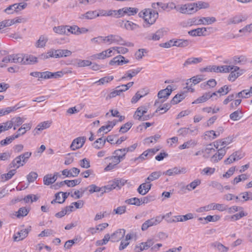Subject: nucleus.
<instances>
[{"label": "nucleus", "mask_w": 252, "mask_h": 252, "mask_svg": "<svg viewBox=\"0 0 252 252\" xmlns=\"http://www.w3.org/2000/svg\"><path fill=\"white\" fill-rule=\"evenodd\" d=\"M138 15L144 19L143 26L145 28L149 27L154 24L158 17V12L150 8L145 9L140 11Z\"/></svg>", "instance_id": "1"}, {"label": "nucleus", "mask_w": 252, "mask_h": 252, "mask_svg": "<svg viewBox=\"0 0 252 252\" xmlns=\"http://www.w3.org/2000/svg\"><path fill=\"white\" fill-rule=\"evenodd\" d=\"M126 183V181L123 179H115L107 186L101 188L99 187L98 192H101L103 194L104 192H107L112 189H121Z\"/></svg>", "instance_id": "2"}, {"label": "nucleus", "mask_w": 252, "mask_h": 252, "mask_svg": "<svg viewBox=\"0 0 252 252\" xmlns=\"http://www.w3.org/2000/svg\"><path fill=\"white\" fill-rule=\"evenodd\" d=\"M72 52L67 49H59L56 50H52L47 53V54H42L40 58L43 59H46L50 57H54L56 58L66 57L71 56Z\"/></svg>", "instance_id": "3"}, {"label": "nucleus", "mask_w": 252, "mask_h": 252, "mask_svg": "<svg viewBox=\"0 0 252 252\" xmlns=\"http://www.w3.org/2000/svg\"><path fill=\"white\" fill-rule=\"evenodd\" d=\"M164 218L165 216L159 215L147 220L142 225L141 229L143 231H145L151 226L158 225L162 221Z\"/></svg>", "instance_id": "4"}, {"label": "nucleus", "mask_w": 252, "mask_h": 252, "mask_svg": "<svg viewBox=\"0 0 252 252\" xmlns=\"http://www.w3.org/2000/svg\"><path fill=\"white\" fill-rule=\"evenodd\" d=\"M104 43L110 44L113 43H116L120 45H126L123 38L118 35L110 34L107 36H104Z\"/></svg>", "instance_id": "5"}, {"label": "nucleus", "mask_w": 252, "mask_h": 252, "mask_svg": "<svg viewBox=\"0 0 252 252\" xmlns=\"http://www.w3.org/2000/svg\"><path fill=\"white\" fill-rule=\"evenodd\" d=\"M230 73L228 77L229 81L233 82L244 72V70L236 65H232Z\"/></svg>", "instance_id": "6"}, {"label": "nucleus", "mask_w": 252, "mask_h": 252, "mask_svg": "<svg viewBox=\"0 0 252 252\" xmlns=\"http://www.w3.org/2000/svg\"><path fill=\"white\" fill-rule=\"evenodd\" d=\"M177 10L181 13L186 14H191L196 12L194 3L182 5Z\"/></svg>", "instance_id": "7"}, {"label": "nucleus", "mask_w": 252, "mask_h": 252, "mask_svg": "<svg viewBox=\"0 0 252 252\" xmlns=\"http://www.w3.org/2000/svg\"><path fill=\"white\" fill-rule=\"evenodd\" d=\"M247 19L248 16L245 14H237L228 19L227 21V24L228 25L238 24L246 21Z\"/></svg>", "instance_id": "8"}, {"label": "nucleus", "mask_w": 252, "mask_h": 252, "mask_svg": "<svg viewBox=\"0 0 252 252\" xmlns=\"http://www.w3.org/2000/svg\"><path fill=\"white\" fill-rule=\"evenodd\" d=\"M172 91V87L171 85H168L165 89L159 91L158 96L159 99H163L161 101V102H164L168 98Z\"/></svg>", "instance_id": "9"}, {"label": "nucleus", "mask_w": 252, "mask_h": 252, "mask_svg": "<svg viewBox=\"0 0 252 252\" xmlns=\"http://www.w3.org/2000/svg\"><path fill=\"white\" fill-rule=\"evenodd\" d=\"M86 138L84 136L79 137L74 139L70 145V148L72 150L80 149L83 147L85 143Z\"/></svg>", "instance_id": "10"}, {"label": "nucleus", "mask_w": 252, "mask_h": 252, "mask_svg": "<svg viewBox=\"0 0 252 252\" xmlns=\"http://www.w3.org/2000/svg\"><path fill=\"white\" fill-rule=\"evenodd\" d=\"M212 28L211 27L209 28H198L196 29H194L191 30L188 32L189 34L192 36H205V32H207V29L210 30Z\"/></svg>", "instance_id": "11"}, {"label": "nucleus", "mask_w": 252, "mask_h": 252, "mask_svg": "<svg viewBox=\"0 0 252 252\" xmlns=\"http://www.w3.org/2000/svg\"><path fill=\"white\" fill-rule=\"evenodd\" d=\"M151 187L152 184L146 180L145 183L141 184L139 186L137 189V191L141 195H145L151 189Z\"/></svg>", "instance_id": "12"}, {"label": "nucleus", "mask_w": 252, "mask_h": 252, "mask_svg": "<svg viewBox=\"0 0 252 252\" xmlns=\"http://www.w3.org/2000/svg\"><path fill=\"white\" fill-rule=\"evenodd\" d=\"M125 232L126 230L124 229L117 230L111 235V241L113 242H118L124 237Z\"/></svg>", "instance_id": "13"}, {"label": "nucleus", "mask_w": 252, "mask_h": 252, "mask_svg": "<svg viewBox=\"0 0 252 252\" xmlns=\"http://www.w3.org/2000/svg\"><path fill=\"white\" fill-rule=\"evenodd\" d=\"M129 63V60H126L125 57L121 55L117 56L114 57L110 61L109 64L111 65L117 64L118 65H122Z\"/></svg>", "instance_id": "14"}, {"label": "nucleus", "mask_w": 252, "mask_h": 252, "mask_svg": "<svg viewBox=\"0 0 252 252\" xmlns=\"http://www.w3.org/2000/svg\"><path fill=\"white\" fill-rule=\"evenodd\" d=\"M233 63L234 64L240 65H244L248 62V59L246 56L244 55L234 56L232 58Z\"/></svg>", "instance_id": "15"}, {"label": "nucleus", "mask_w": 252, "mask_h": 252, "mask_svg": "<svg viewBox=\"0 0 252 252\" xmlns=\"http://www.w3.org/2000/svg\"><path fill=\"white\" fill-rule=\"evenodd\" d=\"M228 149V147L225 149V146H223L222 148L218 149V153H216L212 157V160L215 162H217L218 160H220L225 155L226 150Z\"/></svg>", "instance_id": "16"}, {"label": "nucleus", "mask_w": 252, "mask_h": 252, "mask_svg": "<svg viewBox=\"0 0 252 252\" xmlns=\"http://www.w3.org/2000/svg\"><path fill=\"white\" fill-rule=\"evenodd\" d=\"M186 169L185 168H182L180 169L179 167H175L173 168L169 169L163 172V174H165L168 176H174L181 173H185Z\"/></svg>", "instance_id": "17"}, {"label": "nucleus", "mask_w": 252, "mask_h": 252, "mask_svg": "<svg viewBox=\"0 0 252 252\" xmlns=\"http://www.w3.org/2000/svg\"><path fill=\"white\" fill-rule=\"evenodd\" d=\"M154 244V242L152 240H148L147 242L145 243H141L140 244L139 246H136L134 249L135 252H140L144 250H147L150 247L153 246Z\"/></svg>", "instance_id": "18"}, {"label": "nucleus", "mask_w": 252, "mask_h": 252, "mask_svg": "<svg viewBox=\"0 0 252 252\" xmlns=\"http://www.w3.org/2000/svg\"><path fill=\"white\" fill-rule=\"evenodd\" d=\"M58 173L55 172L54 175L47 174L43 178V183L45 185H50L54 183L57 179Z\"/></svg>", "instance_id": "19"}, {"label": "nucleus", "mask_w": 252, "mask_h": 252, "mask_svg": "<svg viewBox=\"0 0 252 252\" xmlns=\"http://www.w3.org/2000/svg\"><path fill=\"white\" fill-rule=\"evenodd\" d=\"M147 112V108L145 106H141L138 107L135 111L133 118L139 121H141L142 117Z\"/></svg>", "instance_id": "20"}, {"label": "nucleus", "mask_w": 252, "mask_h": 252, "mask_svg": "<svg viewBox=\"0 0 252 252\" xmlns=\"http://www.w3.org/2000/svg\"><path fill=\"white\" fill-rule=\"evenodd\" d=\"M191 41L189 39H174L172 45L178 47L185 48L189 45Z\"/></svg>", "instance_id": "21"}, {"label": "nucleus", "mask_w": 252, "mask_h": 252, "mask_svg": "<svg viewBox=\"0 0 252 252\" xmlns=\"http://www.w3.org/2000/svg\"><path fill=\"white\" fill-rule=\"evenodd\" d=\"M142 69V68L138 67L134 69L128 70L126 74L121 78L120 80L126 79L127 78L131 79L135 76Z\"/></svg>", "instance_id": "22"}, {"label": "nucleus", "mask_w": 252, "mask_h": 252, "mask_svg": "<svg viewBox=\"0 0 252 252\" xmlns=\"http://www.w3.org/2000/svg\"><path fill=\"white\" fill-rule=\"evenodd\" d=\"M22 163L23 162L20 158V157L18 156L12 160L11 163L9 164L8 167L9 168H13L16 170L20 167L24 165Z\"/></svg>", "instance_id": "23"}, {"label": "nucleus", "mask_w": 252, "mask_h": 252, "mask_svg": "<svg viewBox=\"0 0 252 252\" xmlns=\"http://www.w3.org/2000/svg\"><path fill=\"white\" fill-rule=\"evenodd\" d=\"M202 61V59L201 57L199 58H189L186 60L185 63L183 64V67H187L189 65L192 64H197L201 63Z\"/></svg>", "instance_id": "24"}, {"label": "nucleus", "mask_w": 252, "mask_h": 252, "mask_svg": "<svg viewBox=\"0 0 252 252\" xmlns=\"http://www.w3.org/2000/svg\"><path fill=\"white\" fill-rule=\"evenodd\" d=\"M48 41V38L46 35H41L35 42V46L36 48H43L45 46Z\"/></svg>", "instance_id": "25"}, {"label": "nucleus", "mask_w": 252, "mask_h": 252, "mask_svg": "<svg viewBox=\"0 0 252 252\" xmlns=\"http://www.w3.org/2000/svg\"><path fill=\"white\" fill-rule=\"evenodd\" d=\"M177 220H174L168 221V222H174L175 221H184L193 218V215L191 213H189L186 215H179L175 217Z\"/></svg>", "instance_id": "26"}, {"label": "nucleus", "mask_w": 252, "mask_h": 252, "mask_svg": "<svg viewBox=\"0 0 252 252\" xmlns=\"http://www.w3.org/2000/svg\"><path fill=\"white\" fill-rule=\"evenodd\" d=\"M186 94L187 92H185L177 94L171 100V104L175 105L179 103L186 97Z\"/></svg>", "instance_id": "27"}, {"label": "nucleus", "mask_w": 252, "mask_h": 252, "mask_svg": "<svg viewBox=\"0 0 252 252\" xmlns=\"http://www.w3.org/2000/svg\"><path fill=\"white\" fill-rule=\"evenodd\" d=\"M16 173V169H13L10 170L7 173L2 174L0 176V181L4 182L11 179Z\"/></svg>", "instance_id": "28"}, {"label": "nucleus", "mask_w": 252, "mask_h": 252, "mask_svg": "<svg viewBox=\"0 0 252 252\" xmlns=\"http://www.w3.org/2000/svg\"><path fill=\"white\" fill-rule=\"evenodd\" d=\"M217 20L214 17H207L200 18V25H211L216 22Z\"/></svg>", "instance_id": "29"}, {"label": "nucleus", "mask_w": 252, "mask_h": 252, "mask_svg": "<svg viewBox=\"0 0 252 252\" xmlns=\"http://www.w3.org/2000/svg\"><path fill=\"white\" fill-rule=\"evenodd\" d=\"M68 26H59L57 27H54L53 29V31L59 34H66L68 35V33L66 32Z\"/></svg>", "instance_id": "30"}, {"label": "nucleus", "mask_w": 252, "mask_h": 252, "mask_svg": "<svg viewBox=\"0 0 252 252\" xmlns=\"http://www.w3.org/2000/svg\"><path fill=\"white\" fill-rule=\"evenodd\" d=\"M4 11L8 14H12L14 13L18 12L19 11V8L17 3H14L8 6L4 9Z\"/></svg>", "instance_id": "31"}, {"label": "nucleus", "mask_w": 252, "mask_h": 252, "mask_svg": "<svg viewBox=\"0 0 252 252\" xmlns=\"http://www.w3.org/2000/svg\"><path fill=\"white\" fill-rule=\"evenodd\" d=\"M24 64H32L37 62V58L32 55H24Z\"/></svg>", "instance_id": "32"}, {"label": "nucleus", "mask_w": 252, "mask_h": 252, "mask_svg": "<svg viewBox=\"0 0 252 252\" xmlns=\"http://www.w3.org/2000/svg\"><path fill=\"white\" fill-rule=\"evenodd\" d=\"M29 231L27 229H24L21 230L20 232H18L16 236L14 237V240L16 241H19L23 240L25 238L28 234Z\"/></svg>", "instance_id": "33"}, {"label": "nucleus", "mask_w": 252, "mask_h": 252, "mask_svg": "<svg viewBox=\"0 0 252 252\" xmlns=\"http://www.w3.org/2000/svg\"><path fill=\"white\" fill-rule=\"evenodd\" d=\"M200 184L201 180L199 179H196L191 182L186 187H183L182 188L183 189H187L189 191H191V190L195 189L196 187L200 185Z\"/></svg>", "instance_id": "34"}, {"label": "nucleus", "mask_w": 252, "mask_h": 252, "mask_svg": "<svg viewBox=\"0 0 252 252\" xmlns=\"http://www.w3.org/2000/svg\"><path fill=\"white\" fill-rule=\"evenodd\" d=\"M12 63H20L24 64V56L22 54H13L11 55Z\"/></svg>", "instance_id": "35"}, {"label": "nucleus", "mask_w": 252, "mask_h": 252, "mask_svg": "<svg viewBox=\"0 0 252 252\" xmlns=\"http://www.w3.org/2000/svg\"><path fill=\"white\" fill-rule=\"evenodd\" d=\"M211 98L210 96V93H206L203 94L201 96L198 97L192 102V104L201 103L206 101L209 98Z\"/></svg>", "instance_id": "36"}, {"label": "nucleus", "mask_w": 252, "mask_h": 252, "mask_svg": "<svg viewBox=\"0 0 252 252\" xmlns=\"http://www.w3.org/2000/svg\"><path fill=\"white\" fill-rule=\"evenodd\" d=\"M123 26L127 30H133L138 27L137 25L129 21H122L121 26Z\"/></svg>", "instance_id": "37"}, {"label": "nucleus", "mask_w": 252, "mask_h": 252, "mask_svg": "<svg viewBox=\"0 0 252 252\" xmlns=\"http://www.w3.org/2000/svg\"><path fill=\"white\" fill-rule=\"evenodd\" d=\"M211 245L213 248H216L220 252H227L229 249L228 247L218 242L212 243Z\"/></svg>", "instance_id": "38"}, {"label": "nucleus", "mask_w": 252, "mask_h": 252, "mask_svg": "<svg viewBox=\"0 0 252 252\" xmlns=\"http://www.w3.org/2000/svg\"><path fill=\"white\" fill-rule=\"evenodd\" d=\"M106 139L100 137L97 139L93 144L94 148L96 149H100L102 148L105 144Z\"/></svg>", "instance_id": "39"}, {"label": "nucleus", "mask_w": 252, "mask_h": 252, "mask_svg": "<svg viewBox=\"0 0 252 252\" xmlns=\"http://www.w3.org/2000/svg\"><path fill=\"white\" fill-rule=\"evenodd\" d=\"M125 15L127 16H133L138 12L139 9L136 7H125Z\"/></svg>", "instance_id": "40"}, {"label": "nucleus", "mask_w": 252, "mask_h": 252, "mask_svg": "<svg viewBox=\"0 0 252 252\" xmlns=\"http://www.w3.org/2000/svg\"><path fill=\"white\" fill-rule=\"evenodd\" d=\"M161 175L162 173L160 171L153 172L149 175L146 180L150 182L158 179Z\"/></svg>", "instance_id": "41"}, {"label": "nucleus", "mask_w": 252, "mask_h": 252, "mask_svg": "<svg viewBox=\"0 0 252 252\" xmlns=\"http://www.w3.org/2000/svg\"><path fill=\"white\" fill-rule=\"evenodd\" d=\"M81 182V179H78L73 180H66L63 181V183H65L68 187H73L76 185H79Z\"/></svg>", "instance_id": "42"}, {"label": "nucleus", "mask_w": 252, "mask_h": 252, "mask_svg": "<svg viewBox=\"0 0 252 252\" xmlns=\"http://www.w3.org/2000/svg\"><path fill=\"white\" fill-rule=\"evenodd\" d=\"M187 26H191L192 25H200V18L193 17L192 18L189 19L186 22Z\"/></svg>", "instance_id": "43"}, {"label": "nucleus", "mask_w": 252, "mask_h": 252, "mask_svg": "<svg viewBox=\"0 0 252 252\" xmlns=\"http://www.w3.org/2000/svg\"><path fill=\"white\" fill-rule=\"evenodd\" d=\"M125 203L130 205L140 206L142 204L140 200L137 197H133L125 200Z\"/></svg>", "instance_id": "44"}, {"label": "nucleus", "mask_w": 252, "mask_h": 252, "mask_svg": "<svg viewBox=\"0 0 252 252\" xmlns=\"http://www.w3.org/2000/svg\"><path fill=\"white\" fill-rule=\"evenodd\" d=\"M12 127V123L8 121L0 124V133Z\"/></svg>", "instance_id": "45"}, {"label": "nucleus", "mask_w": 252, "mask_h": 252, "mask_svg": "<svg viewBox=\"0 0 252 252\" xmlns=\"http://www.w3.org/2000/svg\"><path fill=\"white\" fill-rule=\"evenodd\" d=\"M242 114L241 111L236 110L230 114L229 116L230 119L234 121L239 120L242 117Z\"/></svg>", "instance_id": "46"}, {"label": "nucleus", "mask_w": 252, "mask_h": 252, "mask_svg": "<svg viewBox=\"0 0 252 252\" xmlns=\"http://www.w3.org/2000/svg\"><path fill=\"white\" fill-rule=\"evenodd\" d=\"M107 55H106V51H102V52L94 54L90 56V59L92 60H94L96 59H104L106 58H107Z\"/></svg>", "instance_id": "47"}, {"label": "nucleus", "mask_w": 252, "mask_h": 252, "mask_svg": "<svg viewBox=\"0 0 252 252\" xmlns=\"http://www.w3.org/2000/svg\"><path fill=\"white\" fill-rule=\"evenodd\" d=\"M12 123V126L14 125L15 126H18L21 125L24 122L23 119L20 117H16L13 118L10 121Z\"/></svg>", "instance_id": "48"}, {"label": "nucleus", "mask_w": 252, "mask_h": 252, "mask_svg": "<svg viewBox=\"0 0 252 252\" xmlns=\"http://www.w3.org/2000/svg\"><path fill=\"white\" fill-rule=\"evenodd\" d=\"M196 145V142L192 140H189L186 142H185L183 144L179 146L180 149H184L186 148H189L191 147H194Z\"/></svg>", "instance_id": "49"}, {"label": "nucleus", "mask_w": 252, "mask_h": 252, "mask_svg": "<svg viewBox=\"0 0 252 252\" xmlns=\"http://www.w3.org/2000/svg\"><path fill=\"white\" fill-rule=\"evenodd\" d=\"M240 212L239 213L231 216L230 219L231 220H240L243 217L247 216L248 214L247 213L244 212L243 211V210H240Z\"/></svg>", "instance_id": "50"}, {"label": "nucleus", "mask_w": 252, "mask_h": 252, "mask_svg": "<svg viewBox=\"0 0 252 252\" xmlns=\"http://www.w3.org/2000/svg\"><path fill=\"white\" fill-rule=\"evenodd\" d=\"M196 11L201 8H208L209 7V4L208 2L200 1L194 3Z\"/></svg>", "instance_id": "51"}, {"label": "nucleus", "mask_w": 252, "mask_h": 252, "mask_svg": "<svg viewBox=\"0 0 252 252\" xmlns=\"http://www.w3.org/2000/svg\"><path fill=\"white\" fill-rule=\"evenodd\" d=\"M132 125L133 123L132 122H127L121 127L120 129V132L123 133L127 132L131 128Z\"/></svg>", "instance_id": "52"}, {"label": "nucleus", "mask_w": 252, "mask_h": 252, "mask_svg": "<svg viewBox=\"0 0 252 252\" xmlns=\"http://www.w3.org/2000/svg\"><path fill=\"white\" fill-rule=\"evenodd\" d=\"M114 77L113 76H105L100 78L96 83H99V85H103L105 83H109L113 80Z\"/></svg>", "instance_id": "53"}, {"label": "nucleus", "mask_w": 252, "mask_h": 252, "mask_svg": "<svg viewBox=\"0 0 252 252\" xmlns=\"http://www.w3.org/2000/svg\"><path fill=\"white\" fill-rule=\"evenodd\" d=\"M29 210L27 209L25 207H22L20 208L18 212H17V217L18 218H20L21 217H25L27 215V214L29 212Z\"/></svg>", "instance_id": "54"}, {"label": "nucleus", "mask_w": 252, "mask_h": 252, "mask_svg": "<svg viewBox=\"0 0 252 252\" xmlns=\"http://www.w3.org/2000/svg\"><path fill=\"white\" fill-rule=\"evenodd\" d=\"M110 239V236L109 234H106L103 239L101 240H98L96 242V246H102L105 245L109 241Z\"/></svg>", "instance_id": "55"}, {"label": "nucleus", "mask_w": 252, "mask_h": 252, "mask_svg": "<svg viewBox=\"0 0 252 252\" xmlns=\"http://www.w3.org/2000/svg\"><path fill=\"white\" fill-rule=\"evenodd\" d=\"M147 94V93H145L143 94H140V91L137 92V93L135 94V95L132 97L131 100V102L132 103H136L141 97L146 95Z\"/></svg>", "instance_id": "56"}, {"label": "nucleus", "mask_w": 252, "mask_h": 252, "mask_svg": "<svg viewBox=\"0 0 252 252\" xmlns=\"http://www.w3.org/2000/svg\"><path fill=\"white\" fill-rule=\"evenodd\" d=\"M37 177L38 175L36 172H31L27 176V179L29 183H32L37 179Z\"/></svg>", "instance_id": "57"}, {"label": "nucleus", "mask_w": 252, "mask_h": 252, "mask_svg": "<svg viewBox=\"0 0 252 252\" xmlns=\"http://www.w3.org/2000/svg\"><path fill=\"white\" fill-rule=\"evenodd\" d=\"M160 137L159 134H156L154 136H150L145 139L146 142L148 144L156 143L157 140Z\"/></svg>", "instance_id": "58"}, {"label": "nucleus", "mask_w": 252, "mask_h": 252, "mask_svg": "<svg viewBox=\"0 0 252 252\" xmlns=\"http://www.w3.org/2000/svg\"><path fill=\"white\" fill-rule=\"evenodd\" d=\"M91 64L92 62L89 60H78L77 62V65L78 67H85Z\"/></svg>", "instance_id": "59"}, {"label": "nucleus", "mask_w": 252, "mask_h": 252, "mask_svg": "<svg viewBox=\"0 0 252 252\" xmlns=\"http://www.w3.org/2000/svg\"><path fill=\"white\" fill-rule=\"evenodd\" d=\"M172 105H173V104H171V102L170 103H165L163 105V106H159L158 108V109L156 110V112H157L158 111H159L160 110H164V112L161 113V114H163V113L166 112L167 110H168L171 107Z\"/></svg>", "instance_id": "60"}, {"label": "nucleus", "mask_w": 252, "mask_h": 252, "mask_svg": "<svg viewBox=\"0 0 252 252\" xmlns=\"http://www.w3.org/2000/svg\"><path fill=\"white\" fill-rule=\"evenodd\" d=\"M109 130L108 125L103 126H101L99 129L97 131V135L99 136L101 135H103L104 133H107L108 132L110 131Z\"/></svg>", "instance_id": "61"}, {"label": "nucleus", "mask_w": 252, "mask_h": 252, "mask_svg": "<svg viewBox=\"0 0 252 252\" xmlns=\"http://www.w3.org/2000/svg\"><path fill=\"white\" fill-rule=\"evenodd\" d=\"M12 25V22L11 19L4 20L0 22V29L1 30L4 28L8 27Z\"/></svg>", "instance_id": "62"}, {"label": "nucleus", "mask_w": 252, "mask_h": 252, "mask_svg": "<svg viewBox=\"0 0 252 252\" xmlns=\"http://www.w3.org/2000/svg\"><path fill=\"white\" fill-rule=\"evenodd\" d=\"M79 165L82 168H88L90 167V160L85 158L80 161Z\"/></svg>", "instance_id": "63"}, {"label": "nucleus", "mask_w": 252, "mask_h": 252, "mask_svg": "<svg viewBox=\"0 0 252 252\" xmlns=\"http://www.w3.org/2000/svg\"><path fill=\"white\" fill-rule=\"evenodd\" d=\"M50 126V123L48 122H43L39 124L36 128L38 130H41L48 128Z\"/></svg>", "instance_id": "64"}]
</instances>
